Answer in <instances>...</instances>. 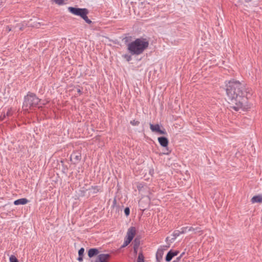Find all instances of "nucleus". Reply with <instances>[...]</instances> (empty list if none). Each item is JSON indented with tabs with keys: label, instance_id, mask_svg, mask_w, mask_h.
Returning <instances> with one entry per match:
<instances>
[{
	"label": "nucleus",
	"instance_id": "nucleus-25",
	"mask_svg": "<svg viewBox=\"0 0 262 262\" xmlns=\"http://www.w3.org/2000/svg\"><path fill=\"white\" fill-rule=\"evenodd\" d=\"M39 24V23H36H36H34L33 24L30 23V24H28V26L29 27H38Z\"/></svg>",
	"mask_w": 262,
	"mask_h": 262
},
{
	"label": "nucleus",
	"instance_id": "nucleus-5",
	"mask_svg": "<svg viewBox=\"0 0 262 262\" xmlns=\"http://www.w3.org/2000/svg\"><path fill=\"white\" fill-rule=\"evenodd\" d=\"M179 253V251L170 250L167 253L166 257L165 258V260L166 261L169 262L171 260L173 257H174L175 256L178 255Z\"/></svg>",
	"mask_w": 262,
	"mask_h": 262
},
{
	"label": "nucleus",
	"instance_id": "nucleus-12",
	"mask_svg": "<svg viewBox=\"0 0 262 262\" xmlns=\"http://www.w3.org/2000/svg\"><path fill=\"white\" fill-rule=\"evenodd\" d=\"M29 202V201L26 198H21L15 200L14 202V204L15 205H25Z\"/></svg>",
	"mask_w": 262,
	"mask_h": 262
},
{
	"label": "nucleus",
	"instance_id": "nucleus-13",
	"mask_svg": "<svg viewBox=\"0 0 262 262\" xmlns=\"http://www.w3.org/2000/svg\"><path fill=\"white\" fill-rule=\"evenodd\" d=\"M252 203H261L262 202V195H255L252 198L251 200Z\"/></svg>",
	"mask_w": 262,
	"mask_h": 262
},
{
	"label": "nucleus",
	"instance_id": "nucleus-17",
	"mask_svg": "<svg viewBox=\"0 0 262 262\" xmlns=\"http://www.w3.org/2000/svg\"><path fill=\"white\" fill-rule=\"evenodd\" d=\"M134 250L135 253H137V249L140 245V242L137 239L134 241Z\"/></svg>",
	"mask_w": 262,
	"mask_h": 262
},
{
	"label": "nucleus",
	"instance_id": "nucleus-37",
	"mask_svg": "<svg viewBox=\"0 0 262 262\" xmlns=\"http://www.w3.org/2000/svg\"><path fill=\"white\" fill-rule=\"evenodd\" d=\"M5 117V115L4 116V117L3 118H1L2 120H3L4 118Z\"/></svg>",
	"mask_w": 262,
	"mask_h": 262
},
{
	"label": "nucleus",
	"instance_id": "nucleus-36",
	"mask_svg": "<svg viewBox=\"0 0 262 262\" xmlns=\"http://www.w3.org/2000/svg\"><path fill=\"white\" fill-rule=\"evenodd\" d=\"M167 159H168L169 161H170V160H171V159H172V158H171V157L170 158H167Z\"/></svg>",
	"mask_w": 262,
	"mask_h": 262
},
{
	"label": "nucleus",
	"instance_id": "nucleus-18",
	"mask_svg": "<svg viewBox=\"0 0 262 262\" xmlns=\"http://www.w3.org/2000/svg\"><path fill=\"white\" fill-rule=\"evenodd\" d=\"M137 262H144V257L142 252L139 253Z\"/></svg>",
	"mask_w": 262,
	"mask_h": 262
},
{
	"label": "nucleus",
	"instance_id": "nucleus-10",
	"mask_svg": "<svg viewBox=\"0 0 262 262\" xmlns=\"http://www.w3.org/2000/svg\"><path fill=\"white\" fill-rule=\"evenodd\" d=\"M187 227H183L181 229V230H175L172 234H171V236H173V238H176L179 236L181 234H183L187 231Z\"/></svg>",
	"mask_w": 262,
	"mask_h": 262
},
{
	"label": "nucleus",
	"instance_id": "nucleus-20",
	"mask_svg": "<svg viewBox=\"0 0 262 262\" xmlns=\"http://www.w3.org/2000/svg\"><path fill=\"white\" fill-rule=\"evenodd\" d=\"M194 232L195 233H199V235L202 234L203 233L202 230H201L200 228H199V227H196V228H194Z\"/></svg>",
	"mask_w": 262,
	"mask_h": 262
},
{
	"label": "nucleus",
	"instance_id": "nucleus-39",
	"mask_svg": "<svg viewBox=\"0 0 262 262\" xmlns=\"http://www.w3.org/2000/svg\"><path fill=\"white\" fill-rule=\"evenodd\" d=\"M19 29H20V30H22V28H21V27H20V28H19Z\"/></svg>",
	"mask_w": 262,
	"mask_h": 262
},
{
	"label": "nucleus",
	"instance_id": "nucleus-7",
	"mask_svg": "<svg viewBox=\"0 0 262 262\" xmlns=\"http://www.w3.org/2000/svg\"><path fill=\"white\" fill-rule=\"evenodd\" d=\"M164 254V249L161 247L159 248L156 253V261L163 262V255Z\"/></svg>",
	"mask_w": 262,
	"mask_h": 262
},
{
	"label": "nucleus",
	"instance_id": "nucleus-26",
	"mask_svg": "<svg viewBox=\"0 0 262 262\" xmlns=\"http://www.w3.org/2000/svg\"><path fill=\"white\" fill-rule=\"evenodd\" d=\"M130 210L129 208L128 207H126L124 209V213L126 216H128L129 214Z\"/></svg>",
	"mask_w": 262,
	"mask_h": 262
},
{
	"label": "nucleus",
	"instance_id": "nucleus-19",
	"mask_svg": "<svg viewBox=\"0 0 262 262\" xmlns=\"http://www.w3.org/2000/svg\"><path fill=\"white\" fill-rule=\"evenodd\" d=\"M130 242H131L130 240H129L128 238H126V239H125L123 245L122 246V247H126V246H127L130 243Z\"/></svg>",
	"mask_w": 262,
	"mask_h": 262
},
{
	"label": "nucleus",
	"instance_id": "nucleus-28",
	"mask_svg": "<svg viewBox=\"0 0 262 262\" xmlns=\"http://www.w3.org/2000/svg\"><path fill=\"white\" fill-rule=\"evenodd\" d=\"M187 227V231H194V228L192 227Z\"/></svg>",
	"mask_w": 262,
	"mask_h": 262
},
{
	"label": "nucleus",
	"instance_id": "nucleus-23",
	"mask_svg": "<svg viewBox=\"0 0 262 262\" xmlns=\"http://www.w3.org/2000/svg\"><path fill=\"white\" fill-rule=\"evenodd\" d=\"M158 140L162 146H164V137L158 138Z\"/></svg>",
	"mask_w": 262,
	"mask_h": 262
},
{
	"label": "nucleus",
	"instance_id": "nucleus-11",
	"mask_svg": "<svg viewBox=\"0 0 262 262\" xmlns=\"http://www.w3.org/2000/svg\"><path fill=\"white\" fill-rule=\"evenodd\" d=\"M81 159V154L79 152H74L71 156V160L74 163L78 162Z\"/></svg>",
	"mask_w": 262,
	"mask_h": 262
},
{
	"label": "nucleus",
	"instance_id": "nucleus-31",
	"mask_svg": "<svg viewBox=\"0 0 262 262\" xmlns=\"http://www.w3.org/2000/svg\"><path fill=\"white\" fill-rule=\"evenodd\" d=\"M10 114H11V111L9 110L7 113V115L9 116V115H10Z\"/></svg>",
	"mask_w": 262,
	"mask_h": 262
},
{
	"label": "nucleus",
	"instance_id": "nucleus-24",
	"mask_svg": "<svg viewBox=\"0 0 262 262\" xmlns=\"http://www.w3.org/2000/svg\"><path fill=\"white\" fill-rule=\"evenodd\" d=\"M84 252V249L83 248H80V250L78 251V255H79V256H83Z\"/></svg>",
	"mask_w": 262,
	"mask_h": 262
},
{
	"label": "nucleus",
	"instance_id": "nucleus-21",
	"mask_svg": "<svg viewBox=\"0 0 262 262\" xmlns=\"http://www.w3.org/2000/svg\"><path fill=\"white\" fill-rule=\"evenodd\" d=\"M10 262H18L17 258L14 255H11L10 257Z\"/></svg>",
	"mask_w": 262,
	"mask_h": 262
},
{
	"label": "nucleus",
	"instance_id": "nucleus-30",
	"mask_svg": "<svg viewBox=\"0 0 262 262\" xmlns=\"http://www.w3.org/2000/svg\"><path fill=\"white\" fill-rule=\"evenodd\" d=\"M78 260L79 261H82L83 260V256H79L78 258Z\"/></svg>",
	"mask_w": 262,
	"mask_h": 262
},
{
	"label": "nucleus",
	"instance_id": "nucleus-29",
	"mask_svg": "<svg viewBox=\"0 0 262 262\" xmlns=\"http://www.w3.org/2000/svg\"><path fill=\"white\" fill-rule=\"evenodd\" d=\"M181 258V256H178L177 257L176 259L174 260L173 262H179Z\"/></svg>",
	"mask_w": 262,
	"mask_h": 262
},
{
	"label": "nucleus",
	"instance_id": "nucleus-1",
	"mask_svg": "<svg viewBox=\"0 0 262 262\" xmlns=\"http://www.w3.org/2000/svg\"><path fill=\"white\" fill-rule=\"evenodd\" d=\"M226 92L230 108L238 112L251 107L247 96L249 89L244 83L235 79L229 80L226 83Z\"/></svg>",
	"mask_w": 262,
	"mask_h": 262
},
{
	"label": "nucleus",
	"instance_id": "nucleus-9",
	"mask_svg": "<svg viewBox=\"0 0 262 262\" xmlns=\"http://www.w3.org/2000/svg\"><path fill=\"white\" fill-rule=\"evenodd\" d=\"M150 128L154 132L157 133L159 134H164V131H163L162 130H161L160 129V126L159 124L154 125L152 124H150Z\"/></svg>",
	"mask_w": 262,
	"mask_h": 262
},
{
	"label": "nucleus",
	"instance_id": "nucleus-8",
	"mask_svg": "<svg viewBox=\"0 0 262 262\" xmlns=\"http://www.w3.org/2000/svg\"><path fill=\"white\" fill-rule=\"evenodd\" d=\"M136 234V229L135 227H130L127 232L126 238L131 241L133 239Z\"/></svg>",
	"mask_w": 262,
	"mask_h": 262
},
{
	"label": "nucleus",
	"instance_id": "nucleus-16",
	"mask_svg": "<svg viewBox=\"0 0 262 262\" xmlns=\"http://www.w3.org/2000/svg\"><path fill=\"white\" fill-rule=\"evenodd\" d=\"M168 140L167 138L165 137V155H168L169 152H170L171 150H169L168 148Z\"/></svg>",
	"mask_w": 262,
	"mask_h": 262
},
{
	"label": "nucleus",
	"instance_id": "nucleus-22",
	"mask_svg": "<svg viewBox=\"0 0 262 262\" xmlns=\"http://www.w3.org/2000/svg\"><path fill=\"white\" fill-rule=\"evenodd\" d=\"M58 5H62L64 3L63 0H51Z\"/></svg>",
	"mask_w": 262,
	"mask_h": 262
},
{
	"label": "nucleus",
	"instance_id": "nucleus-32",
	"mask_svg": "<svg viewBox=\"0 0 262 262\" xmlns=\"http://www.w3.org/2000/svg\"><path fill=\"white\" fill-rule=\"evenodd\" d=\"M184 254H185V252H182V253L180 254V256H181V258H182V257L184 255Z\"/></svg>",
	"mask_w": 262,
	"mask_h": 262
},
{
	"label": "nucleus",
	"instance_id": "nucleus-6",
	"mask_svg": "<svg viewBox=\"0 0 262 262\" xmlns=\"http://www.w3.org/2000/svg\"><path fill=\"white\" fill-rule=\"evenodd\" d=\"M110 257L109 254H101L97 256L95 262H108Z\"/></svg>",
	"mask_w": 262,
	"mask_h": 262
},
{
	"label": "nucleus",
	"instance_id": "nucleus-15",
	"mask_svg": "<svg viewBox=\"0 0 262 262\" xmlns=\"http://www.w3.org/2000/svg\"><path fill=\"white\" fill-rule=\"evenodd\" d=\"M175 240L174 238H173V236H171V235L169 236H167L166 238V245H165V248H168L170 247V244Z\"/></svg>",
	"mask_w": 262,
	"mask_h": 262
},
{
	"label": "nucleus",
	"instance_id": "nucleus-38",
	"mask_svg": "<svg viewBox=\"0 0 262 262\" xmlns=\"http://www.w3.org/2000/svg\"><path fill=\"white\" fill-rule=\"evenodd\" d=\"M114 203H116V200H114Z\"/></svg>",
	"mask_w": 262,
	"mask_h": 262
},
{
	"label": "nucleus",
	"instance_id": "nucleus-14",
	"mask_svg": "<svg viewBox=\"0 0 262 262\" xmlns=\"http://www.w3.org/2000/svg\"><path fill=\"white\" fill-rule=\"evenodd\" d=\"M98 253H99V251L97 249H95V248L90 249L88 252V256L90 257H92L94 256L97 255L98 254Z\"/></svg>",
	"mask_w": 262,
	"mask_h": 262
},
{
	"label": "nucleus",
	"instance_id": "nucleus-27",
	"mask_svg": "<svg viewBox=\"0 0 262 262\" xmlns=\"http://www.w3.org/2000/svg\"><path fill=\"white\" fill-rule=\"evenodd\" d=\"M130 123L133 125H138L139 124V122L134 120L131 121Z\"/></svg>",
	"mask_w": 262,
	"mask_h": 262
},
{
	"label": "nucleus",
	"instance_id": "nucleus-2",
	"mask_svg": "<svg viewBox=\"0 0 262 262\" xmlns=\"http://www.w3.org/2000/svg\"><path fill=\"white\" fill-rule=\"evenodd\" d=\"M148 46V42L143 38H138L128 44L127 49L133 55L141 54Z\"/></svg>",
	"mask_w": 262,
	"mask_h": 262
},
{
	"label": "nucleus",
	"instance_id": "nucleus-35",
	"mask_svg": "<svg viewBox=\"0 0 262 262\" xmlns=\"http://www.w3.org/2000/svg\"><path fill=\"white\" fill-rule=\"evenodd\" d=\"M252 0H245L246 3H249L251 2Z\"/></svg>",
	"mask_w": 262,
	"mask_h": 262
},
{
	"label": "nucleus",
	"instance_id": "nucleus-4",
	"mask_svg": "<svg viewBox=\"0 0 262 262\" xmlns=\"http://www.w3.org/2000/svg\"><path fill=\"white\" fill-rule=\"evenodd\" d=\"M68 11L72 14L81 17L88 24H91L92 21L89 19L87 16V14H88L89 12L86 9L69 7H68Z\"/></svg>",
	"mask_w": 262,
	"mask_h": 262
},
{
	"label": "nucleus",
	"instance_id": "nucleus-33",
	"mask_svg": "<svg viewBox=\"0 0 262 262\" xmlns=\"http://www.w3.org/2000/svg\"><path fill=\"white\" fill-rule=\"evenodd\" d=\"M6 29L8 30V31H11V28L9 27H8V26L7 27Z\"/></svg>",
	"mask_w": 262,
	"mask_h": 262
},
{
	"label": "nucleus",
	"instance_id": "nucleus-3",
	"mask_svg": "<svg viewBox=\"0 0 262 262\" xmlns=\"http://www.w3.org/2000/svg\"><path fill=\"white\" fill-rule=\"evenodd\" d=\"M40 99L33 93L28 94L25 97L23 105V108L24 111H28L31 107L36 106Z\"/></svg>",
	"mask_w": 262,
	"mask_h": 262
},
{
	"label": "nucleus",
	"instance_id": "nucleus-34",
	"mask_svg": "<svg viewBox=\"0 0 262 262\" xmlns=\"http://www.w3.org/2000/svg\"><path fill=\"white\" fill-rule=\"evenodd\" d=\"M172 164H173L172 162H169L166 164L167 165H172Z\"/></svg>",
	"mask_w": 262,
	"mask_h": 262
}]
</instances>
